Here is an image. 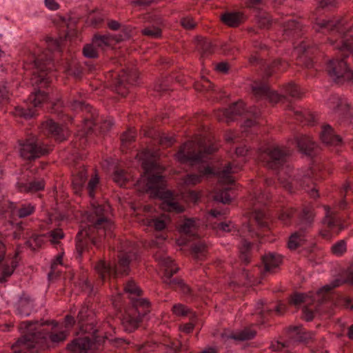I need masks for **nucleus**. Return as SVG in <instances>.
Instances as JSON below:
<instances>
[{
    "label": "nucleus",
    "instance_id": "f257e3e1",
    "mask_svg": "<svg viewBox=\"0 0 353 353\" xmlns=\"http://www.w3.org/2000/svg\"><path fill=\"white\" fill-rule=\"evenodd\" d=\"M110 215L111 207L108 204H92V208L87 213L88 222L81 225L76 236V250L79 256L91 245L100 248L103 236H112L114 225Z\"/></svg>",
    "mask_w": 353,
    "mask_h": 353
},
{
    "label": "nucleus",
    "instance_id": "f03ea898",
    "mask_svg": "<svg viewBox=\"0 0 353 353\" xmlns=\"http://www.w3.org/2000/svg\"><path fill=\"white\" fill-rule=\"evenodd\" d=\"M288 152L279 146H271L264 150H261L259 159L265 163L270 169L278 170V179L281 184L290 192H293V186L299 185L306 189L310 184H313L314 172L311 168L305 170L296 171V174H292V168L285 164V157Z\"/></svg>",
    "mask_w": 353,
    "mask_h": 353
},
{
    "label": "nucleus",
    "instance_id": "7ed1b4c3",
    "mask_svg": "<svg viewBox=\"0 0 353 353\" xmlns=\"http://www.w3.org/2000/svg\"><path fill=\"white\" fill-rule=\"evenodd\" d=\"M142 167L145 172L138 181L139 187L141 188L143 191H151L159 196L162 200V210L170 212H183L185 208L179 203L177 196L170 191L163 190L165 185V179L160 174L163 172V168L154 158L150 160L144 159Z\"/></svg>",
    "mask_w": 353,
    "mask_h": 353
},
{
    "label": "nucleus",
    "instance_id": "20e7f679",
    "mask_svg": "<svg viewBox=\"0 0 353 353\" xmlns=\"http://www.w3.org/2000/svg\"><path fill=\"white\" fill-rule=\"evenodd\" d=\"M46 323L23 321L19 329L23 336L12 346L14 353L37 352L46 347L48 332L43 328Z\"/></svg>",
    "mask_w": 353,
    "mask_h": 353
},
{
    "label": "nucleus",
    "instance_id": "39448f33",
    "mask_svg": "<svg viewBox=\"0 0 353 353\" xmlns=\"http://www.w3.org/2000/svg\"><path fill=\"white\" fill-rule=\"evenodd\" d=\"M119 261L114 265L106 264L99 261L94 266L96 272L103 281L110 278H117L128 275L130 272V263L137 259V250L130 241L120 242L117 247Z\"/></svg>",
    "mask_w": 353,
    "mask_h": 353
},
{
    "label": "nucleus",
    "instance_id": "423d86ee",
    "mask_svg": "<svg viewBox=\"0 0 353 353\" xmlns=\"http://www.w3.org/2000/svg\"><path fill=\"white\" fill-rule=\"evenodd\" d=\"M217 149L210 139L199 135L183 145L175 156L179 162L194 165L204 162L205 154H212Z\"/></svg>",
    "mask_w": 353,
    "mask_h": 353
},
{
    "label": "nucleus",
    "instance_id": "0eeeda50",
    "mask_svg": "<svg viewBox=\"0 0 353 353\" xmlns=\"http://www.w3.org/2000/svg\"><path fill=\"white\" fill-rule=\"evenodd\" d=\"M241 166L234 163H229L222 170L216 172L210 166H199V174H188L184 178L183 182L188 185H194L201 181L203 176L214 174L217 176L221 183L230 184L234 182L232 174L238 172L241 169Z\"/></svg>",
    "mask_w": 353,
    "mask_h": 353
},
{
    "label": "nucleus",
    "instance_id": "6e6552de",
    "mask_svg": "<svg viewBox=\"0 0 353 353\" xmlns=\"http://www.w3.org/2000/svg\"><path fill=\"white\" fill-rule=\"evenodd\" d=\"M150 311V303L145 299L139 298L134 301L133 307L123 316L122 324L127 332L137 329L141 317Z\"/></svg>",
    "mask_w": 353,
    "mask_h": 353
},
{
    "label": "nucleus",
    "instance_id": "1a4fd4ad",
    "mask_svg": "<svg viewBox=\"0 0 353 353\" xmlns=\"http://www.w3.org/2000/svg\"><path fill=\"white\" fill-rule=\"evenodd\" d=\"M159 265L163 270V283L168 285L171 288L181 290L184 294L190 292V288L186 285L183 281L179 279H172L174 274H176L179 268L174 264L173 261L165 254L161 256H156Z\"/></svg>",
    "mask_w": 353,
    "mask_h": 353
},
{
    "label": "nucleus",
    "instance_id": "9d476101",
    "mask_svg": "<svg viewBox=\"0 0 353 353\" xmlns=\"http://www.w3.org/2000/svg\"><path fill=\"white\" fill-rule=\"evenodd\" d=\"M51 60L52 57L48 54V51L43 52L41 54L37 55L34 54L33 63L36 70L33 72L32 77L30 79L33 86H38L41 88L49 84L50 78L46 70L48 69L47 65Z\"/></svg>",
    "mask_w": 353,
    "mask_h": 353
},
{
    "label": "nucleus",
    "instance_id": "9b49d317",
    "mask_svg": "<svg viewBox=\"0 0 353 353\" xmlns=\"http://www.w3.org/2000/svg\"><path fill=\"white\" fill-rule=\"evenodd\" d=\"M50 148L43 143H39L34 137L19 141V152L21 158L33 160L47 154Z\"/></svg>",
    "mask_w": 353,
    "mask_h": 353
},
{
    "label": "nucleus",
    "instance_id": "f8f14e48",
    "mask_svg": "<svg viewBox=\"0 0 353 353\" xmlns=\"http://www.w3.org/2000/svg\"><path fill=\"white\" fill-rule=\"evenodd\" d=\"M340 285L341 281L336 279L330 284L325 285L319 289L314 295L313 294L294 293L290 296L289 302L291 305L295 306H299L303 303L310 304L316 299L319 302H323L326 301L329 296L328 292L332 289L339 287Z\"/></svg>",
    "mask_w": 353,
    "mask_h": 353
},
{
    "label": "nucleus",
    "instance_id": "ddd939ff",
    "mask_svg": "<svg viewBox=\"0 0 353 353\" xmlns=\"http://www.w3.org/2000/svg\"><path fill=\"white\" fill-rule=\"evenodd\" d=\"M314 216V213L311 209L305 208L303 210L301 218L302 227L301 230L292 234V235L289 237L288 246L290 250H296L304 244L306 239L305 232L303 230V228H306L312 224Z\"/></svg>",
    "mask_w": 353,
    "mask_h": 353
},
{
    "label": "nucleus",
    "instance_id": "4468645a",
    "mask_svg": "<svg viewBox=\"0 0 353 353\" xmlns=\"http://www.w3.org/2000/svg\"><path fill=\"white\" fill-rule=\"evenodd\" d=\"M327 70L330 77L335 81H349L353 83V71L348 68L344 59L330 61Z\"/></svg>",
    "mask_w": 353,
    "mask_h": 353
},
{
    "label": "nucleus",
    "instance_id": "2eb2a0df",
    "mask_svg": "<svg viewBox=\"0 0 353 353\" xmlns=\"http://www.w3.org/2000/svg\"><path fill=\"white\" fill-rule=\"evenodd\" d=\"M324 209L325 216L322 221V228L319 234L323 238L330 239L333 236L338 234L343 228L339 224L330 207L324 206Z\"/></svg>",
    "mask_w": 353,
    "mask_h": 353
},
{
    "label": "nucleus",
    "instance_id": "dca6fc26",
    "mask_svg": "<svg viewBox=\"0 0 353 353\" xmlns=\"http://www.w3.org/2000/svg\"><path fill=\"white\" fill-rule=\"evenodd\" d=\"M138 73L135 70H123L117 79L115 85L118 94L125 97L128 92V85L137 83Z\"/></svg>",
    "mask_w": 353,
    "mask_h": 353
},
{
    "label": "nucleus",
    "instance_id": "f3484780",
    "mask_svg": "<svg viewBox=\"0 0 353 353\" xmlns=\"http://www.w3.org/2000/svg\"><path fill=\"white\" fill-rule=\"evenodd\" d=\"M245 104L240 101L233 103L228 108L219 110L216 112V117L220 121L230 122L234 120V117L244 112Z\"/></svg>",
    "mask_w": 353,
    "mask_h": 353
},
{
    "label": "nucleus",
    "instance_id": "a211bd4d",
    "mask_svg": "<svg viewBox=\"0 0 353 353\" xmlns=\"http://www.w3.org/2000/svg\"><path fill=\"white\" fill-rule=\"evenodd\" d=\"M94 345V343L89 337H79L68 344V350L72 353H85Z\"/></svg>",
    "mask_w": 353,
    "mask_h": 353
},
{
    "label": "nucleus",
    "instance_id": "6ab92c4d",
    "mask_svg": "<svg viewBox=\"0 0 353 353\" xmlns=\"http://www.w3.org/2000/svg\"><path fill=\"white\" fill-rule=\"evenodd\" d=\"M252 91L255 96L268 99L271 103H278L280 101L283 96L277 92L270 90L269 87L265 84H256L252 86Z\"/></svg>",
    "mask_w": 353,
    "mask_h": 353
},
{
    "label": "nucleus",
    "instance_id": "aec40b11",
    "mask_svg": "<svg viewBox=\"0 0 353 353\" xmlns=\"http://www.w3.org/2000/svg\"><path fill=\"white\" fill-rule=\"evenodd\" d=\"M43 128L48 130L58 141H62L68 136V130L65 126H60L52 120L43 123Z\"/></svg>",
    "mask_w": 353,
    "mask_h": 353
},
{
    "label": "nucleus",
    "instance_id": "412c9836",
    "mask_svg": "<svg viewBox=\"0 0 353 353\" xmlns=\"http://www.w3.org/2000/svg\"><path fill=\"white\" fill-rule=\"evenodd\" d=\"M90 313L91 312L89 310L88 306H83L78 313L77 318L82 332L95 333L96 329L94 328L93 322L91 319H89Z\"/></svg>",
    "mask_w": 353,
    "mask_h": 353
},
{
    "label": "nucleus",
    "instance_id": "4be33fe9",
    "mask_svg": "<svg viewBox=\"0 0 353 353\" xmlns=\"http://www.w3.org/2000/svg\"><path fill=\"white\" fill-rule=\"evenodd\" d=\"M16 187L20 192L33 194L44 189L45 181L43 179L34 180L30 182L19 181L17 183Z\"/></svg>",
    "mask_w": 353,
    "mask_h": 353
},
{
    "label": "nucleus",
    "instance_id": "5701e85b",
    "mask_svg": "<svg viewBox=\"0 0 353 353\" xmlns=\"http://www.w3.org/2000/svg\"><path fill=\"white\" fill-rule=\"evenodd\" d=\"M71 107L75 110H80L82 111H86L88 113L90 114V117L85 119L86 125L89 128H91L92 126L97 125L95 116H97V114L96 110H94L90 105L85 104L82 101L74 100L71 102Z\"/></svg>",
    "mask_w": 353,
    "mask_h": 353
},
{
    "label": "nucleus",
    "instance_id": "b1692460",
    "mask_svg": "<svg viewBox=\"0 0 353 353\" xmlns=\"http://www.w3.org/2000/svg\"><path fill=\"white\" fill-rule=\"evenodd\" d=\"M34 306L33 300L26 294H22L17 302L16 312L21 316H29Z\"/></svg>",
    "mask_w": 353,
    "mask_h": 353
},
{
    "label": "nucleus",
    "instance_id": "393cba45",
    "mask_svg": "<svg viewBox=\"0 0 353 353\" xmlns=\"http://www.w3.org/2000/svg\"><path fill=\"white\" fill-rule=\"evenodd\" d=\"M320 137L322 142L327 145L336 146L342 143L341 138L334 134L333 129L329 125L323 126Z\"/></svg>",
    "mask_w": 353,
    "mask_h": 353
},
{
    "label": "nucleus",
    "instance_id": "a878e982",
    "mask_svg": "<svg viewBox=\"0 0 353 353\" xmlns=\"http://www.w3.org/2000/svg\"><path fill=\"white\" fill-rule=\"evenodd\" d=\"M282 262L281 255L275 253H268L263 257L264 269L266 272H271L278 268Z\"/></svg>",
    "mask_w": 353,
    "mask_h": 353
},
{
    "label": "nucleus",
    "instance_id": "bb28decb",
    "mask_svg": "<svg viewBox=\"0 0 353 353\" xmlns=\"http://www.w3.org/2000/svg\"><path fill=\"white\" fill-rule=\"evenodd\" d=\"M296 141L297 146L301 152L307 155L312 154V152L316 147V143L310 137L301 135L297 137Z\"/></svg>",
    "mask_w": 353,
    "mask_h": 353
},
{
    "label": "nucleus",
    "instance_id": "cd10ccee",
    "mask_svg": "<svg viewBox=\"0 0 353 353\" xmlns=\"http://www.w3.org/2000/svg\"><path fill=\"white\" fill-rule=\"evenodd\" d=\"M87 171L84 168H81L72 178V187L74 192L79 194L82 190L87 180Z\"/></svg>",
    "mask_w": 353,
    "mask_h": 353
},
{
    "label": "nucleus",
    "instance_id": "c85d7f7f",
    "mask_svg": "<svg viewBox=\"0 0 353 353\" xmlns=\"http://www.w3.org/2000/svg\"><path fill=\"white\" fill-rule=\"evenodd\" d=\"M341 22L336 20L325 21L322 20L316 23L314 28L316 31L326 32L336 30L337 32H341Z\"/></svg>",
    "mask_w": 353,
    "mask_h": 353
},
{
    "label": "nucleus",
    "instance_id": "c756f323",
    "mask_svg": "<svg viewBox=\"0 0 353 353\" xmlns=\"http://www.w3.org/2000/svg\"><path fill=\"white\" fill-rule=\"evenodd\" d=\"M222 21L230 27H237L243 21V14L240 12H228L221 17Z\"/></svg>",
    "mask_w": 353,
    "mask_h": 353
},
{
    "label": "nucleus",
    "instance_id": "7c9ffc66",
    "mask_svg": "<svg viewBox=\"0 0 353 353\" xmlns=\"http://www.w3.org/2000/svg\"><path fill=\"white\" fill-rule=\"evenodd\" d=\"M17 259H12L8 264L3 267L1 274H0V283H3L6 282L7 279L10 277L14 272V269L17 266Z\"/></svg>",
    "mask_w": 353,
    "mask_h": 353
},
{
    "label": "nucleus",
    "instance_id": "2f4dec72",
    "mask_svg": "<svg viewBox=\"0 0 353 353\" xmlns=\"http://www.w3.org/2000/svg\"><path fill=\"white\" fill-rule=\"evenodd\" d=\"M170 221V219L168 215L162 214L157 219L150 220L148 225H153L156 230L161 231L165 228Z\"/></svg>",
    "mask_w": 353,
    "mask_h": 353
},
{
    "label": "nucleus",
    "instance_id": "473e14b6",
    "mask_svg": "<svg viewBox=\"0 0 353 353\" xmlns=\"http://www.w3.org/2000/svg\"><path fill=\"white\" fill-rule=\"evenodd\" d=\"M234 196L235 195L232 188H225L216 192L214 195V199L223 203H228Z\"/></svg>",
    "mask_w": 353,
    "mask_h": 353
},
{
    "label": "nucleus",
    "instance_id": "72a5a7b5",
    "mask_svg": "<svg viewBox=\"0 0 353 353\" xmlns=\"http://www.w3.org/2000/svg\"><path fill=\"white\" fill-rule=\"evenodd\" d=\"M196 228V221L193 219H188L181 225L179 232L185 234L194 235Z\"/></svg>",
    "mask_w": 353,
    "mask_h": 353
},
{
    "label": "nucleus",
    "instance_id": "f704fd0d",
    "mask_svg": "<svg viewBox=\"0 0 353 353\" xmlns=\"http://www.w3.org/2000/svg\"><path fill=\"white\" fill-rule=\"evenodd\" d=\"M48 99V97L44 92L38 90L30 95L28 100L33 104L34 108H37L46 102Z\"/></svg>",
    "mask_w": 353,
    "mask_h": 353
},
{
    "label": "nucleus",
    "instance_id": "c9c22d12",
    "mask_svg": "<svg viewBox=\"0 0 353 353\" xmlns=\"http://www.w3.org/2000/svg\"><path fill=\"white\" fill-rule=\"evenodd\" d=\"M113 38L110 35H95L92 39V43L97 48L103 49L112 44Z\"/></svg>",
    "mask_w": 353,
    "mask_h": 353
},
{
    "label": "nucleus",
    "instance_id": "e433bc0d",
    "mask_svg": "<svg viewBox=\"0 0 353 353\" xmlns=\"http://www.w3.org/2000/svg\"><path fill=\"white\" fill-rule=\"evenodd\" d=\"M296 119L305 124L312 125L314 123V116L307 110H295Z\"/></svg>",
    "mask_w": 353,
    "mask_h": 353
},
{
    "label": "nucleus",
    "instance_id": "4c0bfd02",
    "mask_svg": "<svg viewBox=\"0 0 353 353\" xmlns=\"http://www.w3.org/2000/svg\"><path fill=\"white\" fill-rule=\"evenodd\" d=\"M287 63L282 62L280 59L274 61L265 70L267 76H271L272 73L276 72H283L287 67Z\"/></svg>",
    "mask_w": 353,
    "mask_h": 353
},
{
    "label": "nucleus",
    "instance_id": "58836bf2",
    "mask_svg": "<svg viewBox=\"0 0 353 353\" xmlns=\"http://www.w3.org/2000/svg\"><path fill=\"white\" fill-rule=\"evenodd\" d=\"M12 113L15 117L30 119L34 115L35 110L32 108H25L21 106H17Z\"/></svg>",
    "mask_w": 353,
    "mask_h": 353
},
{
    "label": "nucleus",
    "instance_id": "ea45409f",
    "mask_svg": "<svg viewBox=\"0 0 353 353\" xmlns=\"http://www.w3.org/2000/svg\"><path fill=\"white\" fill-rule=\"evenodd\" d=\"M254 216L256 222L261 227H266L268 226V216L264 210H257L256 208L254 210Z\"/></svg>",
    "mask_w": 353,
    "mask_h": 353
},
{
    "label": "nucleus",
    "instance_id": "a19ab883",
    "mask_svg": "<svg viewBox=\"0 0 353 353\" xmlns=\"http://www.w3.org/2000/svg\"><path fill=\"white\" fill-rule=\"evenodd\" d=\"M143 35L153 39L160 38L161 37V28L159 26H149L141 30Z\"/></svg>",
    "mask_w": 353,
    "mask_h": 353
},
{
    "label": "nucleus",
    "instance_id": "79ce46f5",
    "mask_svg": "<svg viewBox=\"0 0 353 353\" xmlns=\"http://www.w3.org/2000/svg\"><path fill=\"white\" fill-rule=\"evenodd\" d=\"M44 236L34 234L27 241V245L32 250L40 248L44 242Z\"/></svg>",
    "mask_w": 353,
    "mask_h": 353
},
{
    "label": "nucleus",
    "instance_id": "37998d69",
    "mask_svg": "<svg viewBox=\"0 0 353 353\" xmlns=\"http://www.w3.org/2000/svg\"><path fill=\"white\" fill-rule=\"evenodd\" d=\"M250 249V243L245 239H242L239 245L240 257L242 261L248 263L249 260L248 252Z\"/></svg>",
    "mask_w": 353,
    "mask_h": 353
},
{
    "label": "nucleus",
    "instance_id": "c03bdc74",
    "mask_svg": "<svg viewBox=\"0 0 353 353\" xmlns=\"http://www.w3.org/2000/svg\"><path fill=\"white\" fill-rule=\"evenodd\" d=\"M194 256L198 259H203L207 252V246L203 242L195 243L192 248Z\"/></svg>",
    "mask_w": 353,
    "mask_h": 353
},
{
    "label": "nucleus",
    "instance_id": "a18cd8bd",
    "mask_svg": "<svg viewBox=\"0 0 353 353\" xmlns=\"http://www.w3.org/2000/svg\"><path fill=\"white\" fill-rule=\"evenodd\" d=\"M211 42L205 39H202L197 43V48L201 50L203 55H208L212 51Z\"/></svg>",
    "mask_w": 353,
    "mask_h": 353
},
{
    "label": "nucleus",
    "instance_id": "49530a36",
    "mask_svg": "<svg viewBox=\"0 0 353 353\" xmlns=\"http://www.w3.org/2000/svg\"><path fill=\"white\" fill-rule=\"evenodd\" d=\"M285 92L293 98H299L301 96L300 88L295 84L290 83L285 85Z\"/></svg>",
    "mask_w": 353,
    "mask_h": 353
},
{
    "label": "nucleus",
    "instance_id": "de8ad7c7",
    "mask_svg": "<svg viewBox=\"0 0 353 353\" xmlns=\"http://www.w3.org/2000/svg\"><path fill=\"white\" fill-rule=\"evenodd\" d=\"M256 332L250 329L244 330L236 334L232 335V338L235 340L245 341L249 340L254 337Z\"/></svg>",
    "mask_w": 353,
    "mask_h": 353
},
{
    "label": "nucleus",
    "instance_id": "09e8293b",
    "mask_svg": "<svg viewBox=\"0 0 353 353\" xmlns=\"http://www.w3.org/2000/svg\"><path fill=\"white\" fill-rule=\"evenodd\" d=\"M113 180L119 185L123 186L128 180L127 174L123 170H116L113 175Z\"/></svg>",
    "mask_w": 353,
    "mask_h": 353
},
{
    "label": "nucleus",
    "instance_id": "8fccbe9b",
    "mask_svg": "<svg viewBox=\"0 0 353 353\" xmlns=\"http://www.w3.org/2000/svg\"><path fill=\"white\" fill-rule=\"evenodd\" d=\"M124 291L131 295L140 296L141 293V289L137 285L134 281H129L125 288Z\"/></svg>",
    "mask_w": 353,
    "mask_h": 353
},
{
    "label": "nucleus",
    "instance_id": "3c124183",
    "mask_svg": "<svg viewBox=\"0 0 353 353\" xmlns=\"http://www.w3.org/2000/svg\"><path fill=\"white\" fill-rule=\"evenodd\" d=\"M68 335L66 330L59 331L58 332H52L49 335L50 341L53 343H60L64 341Z\"/></svg>",
    "mask_w": 353,
    "mask_h": 353
},
{
    "label": "nucleus",
    "instance_id": "603ef678",
    "mask_svg": "<svg viewBox=\"0 0 353 353\" xmlns=\"http://www.w3.org/2000/svg\"><path fill=\"white\" fill-rule=\"evenodd\" d=\"M346 251V243L344 240H341L332 245V252L337 256L342 255Z\"/></svg>",
    "mask_w": 353,
    "mask_h": 353
},
{
    "label": "nucleus",
    "instance_id": "864d4df0",
    "mask_svg": "<svg viewBox=\"0 0 353 353\" xmlns=\"http://www.w3.org/2000/svg\"><path fill=\"white\" fill-rule=\"evenodd\" d=\"M83 52L85 57L88 58H96L98 56V52L94 44H87L85 46L83 50Z\"/></svg>",
    "mask_w": 353,
    "mask_h": 353
},
{
    "label": "nucleus",
    "instance_id": "5fc2aeb1",
    "mask_svg": "<svg viewBox=\"0 0 353 353\" xmlns=\"http://www.w3.org/2000/svg\"><path fill=\"white\" fill-rule=\"evenodd\" d=\"M48 236L50 238L51 243L55 244L59 243V240L63 238L64 234L61 229H56L50 231L48 234Z\"/></svg>",
    "mask_w": 353,
    "mask_h": 353
},
{
    "label": "nucleus",
    "instance_id": "6e6d98bb",
    "mask_svg": "<svg viewBox=\"0 0 353 353\" xmlns=\"http://www.w3.org/2000/svg\"><path fill=\"white\" fill-rule=\"evenodd\" d=\"M172 312L178 316H185L189 313V309L184 305L178 303L175 304L172 307Z\"/></svg>",
    "mask_w": 353,
    "mask_h": 353
},
{
    "label": "nucleus",
    "instance_id": "4d7b16f0",
    "mask_svg": "<svg viewBox=\"0 0 353 353\" xmlns=\"http://www.w3.org/2000/svg\"><path fill=\"white\" fill-rule=\"evenodd\" d=\"M159 142L161 146L167 148L174 144L175 139L172 136L162 133L161 135H159Z\"/></svg>",
    "mask_w": 353,
    "mask_h": 353
},
{
    "label": "nucleus",
    "instance_id": "13d9d810",
    "mask_svg": "<svg viewBox=\"0 0 353 353\" xmlns=\"http://www.w3.org/2000/svg\"><path fill=\"white\" fill-rule=\"evenodd\" d=\"M10 99V92L7 88L6 83L0 85V105L8 102Z\"/></svg>",
    "mask_w": 353,
    "mask_h": 353
},
{
    "label": "nucleus",
    "instance_id": "bf43d9fd",
    "mask_svg": "<svg viewBox=\"0 0 353 353\" xmlns=\"http://www.w3.org/2000/svg\"><path fill=\"white\" fill-rule=\"evenodd\" d=\"M99 179L97 174H95L93 177L90 179L88 185V193L90 197L93 198L94 196V191L97 187Z\"/></svg>",
    "mask_w": 353,
    "mask_h": 353
},
{
    "label": "nucleus",
    "instance_id": "052dcab7",
    "mask_svg": "<svg viewBox=\"0 0 353 353\" xmlns=\"http://www.w3.org/2000/svg\"><path fill=\"white\" fill-rule=\"evenodd\" d=\"M341 103V99L336 95H332L327 101V106L334 110L339 109Z\"/></svg>",
    "mask_w": 353,
    "mask_h": 353
},
{
    "label": "nucleus",
    "instance_id": "680f3d73",
    "mask_svg": "<svg viewBox=\"0 0 353 353\" xmlns=\"http://www.w3.org/2000/svg\"><path fill=\"white\" fill-rule=\"evenodd\" d=\"M293 212L294 210L292 209H287L283 210L279 216V219L281 221H282L284 224L287 225L289 223V221L292 216Z\"/></svg>",
    "mask_w": 353,
    "mask_h": 353
},
{
    "label": "nucleus",
    "instance_id": "e2e57ef3",
    "mask_svg": "<svg viewBox=\"0 0 353 353\" xmlns=\"http://www.w3.org/2000/svg\"><path fill=\"white\" fill-rule=\"evenodd\" d=\"M134 138L135 132L133 130H130L122 134L121 138L122 144L124 145L131 143L134 140Z\"/></svg>",
    "mask_w": 353,
    "mask_h": 353
},
{
    "label": "nucleus",
    "instance_id": "0e129e2a",
    "mask_svg": "<svg viewBox=\"0 0 353 353\" xmlns=\"http://www.w3.org/2000/svg\"><path fill=\"white\" fill-rule=\"evenodd\" d=\"M258 23L261 27L265 28H268L271 25L272 20L268 14H263L259 19Z\"/></svg>",
    "mask_w": 353,
    "mask_h": 353
},
{
    "label": "nucleus",
    "instance_id": "69168bd1",
    "mask_svg": "<svg viewBox=\"0 0 353 353\" xmlns=\"http://www.w3.org/2000/svg\"><path fill=\"white\" fill-rule=\"evenodd\" d=\"M181 23L184 28L188 30L193 29L196 26V23L193 19L189 17L183 18L181 21Z\"/></svg>",
    "mask_w": 353,
    "mask_h": 353
},
{
    "label": "nucleus",
    "instance_id": "338daca9",
    "mask_svg": "<svg viewBox=\"0 0 353 353\" xmlns=\"http://www.w3.org/2000/svg\"><path fill=\"white\" fill-rule=\"evenodd\" d=\"M63 253H60L57 255L54 259L52 260L51 263L52 272L48 274L49 276H51L52 272H54L58 265H62Z\"/></svg>",
    "mask_w": 353,
    "mask_h": 353
},
{
    "label": "nucleus",
    "instance_id": "774afa93",
    "mask_svg": "<svg viewBox=\"0 0 353 353\" xmlns=\"http://www.w3.org/2000/svg\"><path fill=\"white\" fill-rule=\"evenodd\" d=\"M336 3V0H320L319 2V6L321 8H330L334 7Z\"/></svg>",
    "mask_w": 353,
    "mask_h": 353
}]
</instances>
